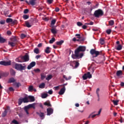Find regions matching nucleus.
<instances>
[{"instance_id":"20","label":"nucleus","mask_w":124,"mask_h":124,"mask_svg":"<svg viewBox=\"0 0 124 124\" xmlns=\"http://www.w3.org/2000/svg\"><path fill=\"white\" fill-rule=\"evenodd\" d=\"M6 41V39L1 37V35L0 34V43H4Z\"/></svg>"},{"instance_id":"61","label":"nucleus","mask_w":124,"mask_h":124,"mask_svg":"<svg viewBox=\"0 0 124 124\" xmlns=\"http://www.w3.org/2000/svg\"><path fill=\"white\" fill-rule=\"evenodd\" d=\"M59 89H60L59 86H56V87H54V89L55 90V91H58V90H59Z\"/></svg>"},{"instance_id":"52","label":"nucleus","mask_w":124,"mask_h":124,"mask_svg":"<svg viewBox=\"0 0 124 124\" xmlns=\"http://www.w3.org/2000/svg\"><path fill=\"white\" fill-rule=\"evenodd\" d=\"M12 124H18V121H17L16 120H14L12 121Z\"/></svg>"},{"instance_id":"1","label":"nucleus","mask_w":124,"mask_h":124,"mask_svg":"<svg viewBox=\"0 0 124 124\" xmlns=\"http://www.w3.org/2000/svg\"><path fill=\"white\" fill-rule=\"evenodd\" d=\"M86 51V47L84 46H79L77 49L75 50V54L72 55V58L74 60L77 59H82L84 56V53H81L79 54L80 52H85Z\"/></svg>"},{"instance_id":"32","label":"nucleus","mask_w":124,"mask_h":124,"mask_svg":"<svg viewBox=\"0 0 124 124\" xmlns=\"http://www.w3.org/2000/svg\"><path fill=\"white\" fill-rule=\"evenodd\" d=\"M51 31L53 34H56L57 33V30L55 28L51 29Z\"/></svg>"},{"instance_id":"30","label":"nucleus","mask_w":124,"mask_h":124,"mask_svg":"<svg viewBox=\"0 0 124 124\" xmlns=\"http://www.w3.org/2000/svg\"><path fill=\"white\" fill-rule=\"evenodd\" d=\"M63 78L64 79H65L66 80V81H68V80H70V79H71L72 77H71V76H69V77H68V78H67L66 77V76L63 75Z\"/></svg>"},{"instance_id":"63","label":"nucleus","mask_w":124,"mask_h":124,"mask_svg":"<svg viewBox=\"0 0 124 124\" xmlns=\"http://www.w3.org/2000/svg\"><path fill=\"white\" fill-rule=\"evenodd\" d=\"M55 10L56 12H59L60 11V8H59V7H57L55 8Z\"/></svg>"},{"instance_id":"33","label":"nucleus","mask_w":124,"mask_h":124,"mask_svg":"<svg viewBox=\"0 0 124 124\" xmlns=\"http://www.w3.org/2000/svg\"><path fill=\"white\" fill-rule=\"evenodd\" d=\"M44 105H45L46 106H48L49 107H51V103H50V102H46L44 103Z\"/></svg>"},{"instance_id":"62","label":"nucleus","mask_w":124,"mask_h":124,"mask_svg":"<svg viewBox=\"0 0 124 124\" xmlns=\"http://www.w3.org/2000/svg\"><path fill=\"white\" fill-rule=\"evenodd\" d=\"M40 58H41V55H37L35 56V59L38 60Z\"/></svg>"},{"instance_id":"53","label":"nucleus","mask_w":124,"mask_h":124,"mask_svg":"<svg viewBox=\"0 0 124 124\" xmlns=\"http://www.w3.org/2000/svg\"><path fill=\"white\" fill-rule=\"evenodd\" d=\"M0 25H4L5 24V20H0Z\"/></svg>"},{"instance_id":"37","label":"nucleus","mask_w":124,"mask_h":124,"mask_svg":"<svg viewBox=\"0 0 124 124\" xmlns=\"http://www.w3.org/2000/svg\"><path fill=\"white\" fill-rule=\"evenodd\" d=\"M13 20V19L12 18H7L6 22V23H12Z\"/></svg>"},{"instance_id":"46","label":"nucleus","mask_w":124,"mask_h":124,"mask_svg":"<svg viewBox=\"0 0 124 124\" xmlns=\"http://www.w3.org/2000/svg\"><path fill=\"white\" fill-rule=\"evenodd\" d=\"M15 85L16 86V88H19V87H21V83L20 82H16L15 83Z\"/></svg>"},{"instance_id":"64","label":"nucleus","mask_w":124,"mask_h":124,"mask_svg":"<svg viewBox=\"0 0 124 124\" xmlns=\"http://www.w3.org/2000/svg\"><path fill=\"white\" fill-rule=\"evenodd\" d=\"M120 85L121 87H124V82H121L120 83Z\"/></svg>"},{"instance_id":"56","label":"nucleus","mask_w":124,"mask_h":124,"mask_svg":"<svg viewBox=\"0 0 124 124\" xmlns=\"http://www.w3.org/2000/svg\"><path fill=\"white\" fill-rule=\"evenodd\" d=\"M7 34L8 35H11V34H12V33L11 32V31H7Z\"/></svg>"},{"instance_id":"49","label":"nucleus","mask_w":124,"mask_h":124,"mask_svg":"<svg viewBox=\"0 0 124 124\" xmlns=\"http://www.w3.org/2000/svg\"><path fill=\"white\" fill-rule=\"evenodd\" d=\"M77 24L78 27H81V26H83V23L80 22H78Z\"/></svg>"},{"instance_id":"55","label":"nucleus","mask_w":124,"mask_h":124,"mask_svg":"<svg viewBox=\"0 0 124 124\" xmlns=\"http://www.w3.org/2000/svg\"><path fill=\"white\" fill-rule=\"evenodd\" d=\"M27 36V35H26L25 34H21V38L23 39V38H25V37H26Z\"/></svg>"},{"instance_id":"16","label":"nucleus","mask_w":124,"mask_h":124,"mask_svg":"<svg viewBox=\"0 0 124 124\" xmlns=\"http://www.w3.org/2000/svg\"><path fill=\"white\" fill-rule=\"evenodd\" d=\"M0 75L1 76V77H7L8 76V73H4L3 72H0Z\"/></svg>"},{"instance_id":"10","label":"nucleus","mask_w":124,"mask_h":124,"mask_svg":"<svg viewBox=\"0 0 124 124\" xmlns=\"http://www.w3.org/2000/svg\"><path fill=\"white\" fill-rule=\"evenodd\" d=\"M37 115H38V116L41 118V120H44V119L45 118V115H44V112H41V111L39 112L37 111L36 112Z\"/></svg>"},{"instance_id":"59","label":"nucleus","mask_w":124,"mask_h":124,"mask_svg":"<svg viewBox=\"0 0 124 124\" xmlns=\"http://www.w3.org/2000/svg\"><path fill=\"white\" fill-rule=\"evenodd\" d=\"M76 36H77V38H81V35L80 34H76Z\"/></svg>"},{"instance_id":"31","label":"nucleus","mask_w":124,"mask_h":124,"mask_svg":"<svg viewBox=\"0 0 124 124\" xmlns=\"http://www.w3.org/2000/svg\"><path fill=\"white\" fill-rule=\"evenodd\" d=\"M48 96V95L47 93H43L41 94L42 98H46Z\"/></svg>"},{"instance_id":"8","label":"nucleus","mask_w":124,"mask_h":124,"mask_svg":"<svg viewBox=\"0 0 124 124\" xmlns=\"http://www.w3.org/2000/svg\"><path fill=\"white\" fill-rule=\"evenodd\" d=\"M0 64L1 65H4L5 66L11 65V61L6 62L5 61H2L0 62Z\"/></svg>"},{"instance_id":"25","label":"nucleus","mask_w":124,"mask_h":124,"mask_svg":"<svg viewBox=\"0 0 124 124\" xmlns=\"http://www.w3.org/2000/svg\"><path fill=\"white\" fill-rule=\"evenodd\" d=\"M99 41L101 45H104V44H105V41L103 38H100Z\"/></svg>"},{"instance_id":"11","label":"nucleus","mask_w":124,"mask_h":124,"mask_svg":"<svg viewBox=\"0 0 124 124\" xmlns=\"http://www.w3.org/2000/svg\"><path fill=\"white\" fill-rule=\"evenodd\" d=\"M22 58L23 60V62H26L30 61V56H29L28 54H26L25 56H22Z\"/></svg>"},{"instance_id":"41","label":"nucleus","mask_w":124,"mask_h":124,"mask_svg":"<svg viewBox=\"0 0 124 124\" xmlns=\"http://www.w3.org/2000/svg\"><path fill=\"white\" fill-rule=\"evenodd\" d=\"M112 102H113L114 105L117 106V105H118V103H119V100H113Z\"/></svg>"},{"instance_id":"28","label":"nucleus","mask_w":124,"mask_h":124,"mask_svg":"<svg viewBox=\"0 0 124 124\" xmlns=\"http://www.w3.org/2000/svg\"><path fill=\"white\" fill-rule=\"evenodd\" d=\"M46 78V75L44 73L41 74V80H44Z\"/></svg>"},{"instance_id":"15","label":"nucleus","mask_w":124,"mask_h":124,"mask_svg":"<svg viewBox=\"0 0 124 124\" xmlns=\"http://www.w3.org/2000/svg\"><path fill=\"white\" fill-rule=\"evenodd\" d=\"M16 61L17 62H24L23 60V56H20L16 59Z\"/></svg>"},{"instance_id":"23","label":"nucleus","mask_w":124,"mask_h":124,"mask_svg":"<svg viewBox=\"0 0 124 124\" xmlns=\"http://www.w3.org/2000/svg\"><path fill=\"white\" fill-rule=\"evenodd\" d=\"M64 42V41L63 40H61L60 41H57L56 42V45L61 46L62 45V44Z\"/></svg>"},{"instance_id":"19","label":"nucleus","mask_w":124,"mask_h":124,"mask_svg":"<svg viewBox=\"0 0 124 124\" xmlns=\"http://www.w3.org/2000/svg\"><path fill=\"white\" fill-rule=\"evenodd\" d=\"M45 52L46 54H50V53H51V50H50V47H46L45 50Z\"/></svg>"},{"instance_id":"12","label":"nucleus","mask_w":124,"mask_h":124,"mask_svg":"<svg viewBox=\"0 0 124 124\" xmlns=\"http://www.w3.org/2000/svg\"><path fill=\"white\" fill-rule=\"evenodd\" d=\"M36 63L35 62H32L27 67V69L30 70L34 66H35Z\"/></svg>"},{"instance_id":"4","label":"nucleus","mask_w":124,"mask_h":124,"mask_svg":"<svg viewBox=\"0 0 124 124\" xmlns=\"http://www.w3.org/2000/svg\"><path fill=\"white\" fill-rule=\"evenodd\" d=\"M35 105H36V103H33L32 104H29L24 107V111H25L27 115H29V111H28V110H29V109H30V108H33V109H35Z\"/></svg>"},{"instance_id":"34","label":"nucleus","mask_w":124,"mask_h":124,"mask_svg":"<svg viewBox=\"0 0 124 124\" xmlns=\"http://www.w3.org/2000/svg\"><path fill=\"white\" fill-rule=\"evenodd\" d=\"M73 63H75V67H76V68H77V67H78V66H79V63L78 62L74 61Z\"/></svg>"},{"instance_id":"21","label":"nucleus","mask_w":124,"mask_h":124,"mask_svg":"<svg viewBox=\"0 0 124 124\" xmlns=\"http://www.w3.org/2000/svg\"><path fill=\"white\" fill-rule=\"evenodd\" d=\"M56 22H57V20L56 19H52L51 21V22L50 23V26L51 28H54V26L55 24H56Z\"/></svg>"},{"instance_id":"26","label":"nucleus","mask_w":124,"mask_h":124,"mask_svg":"<svg viewBox=\"0 0 124 124\" xmlns=\"http://www.w3.org/2000/svg\"><path fill=\"white\" fill-rule=\"evenodd\" d=\"M65 92V88L63 87L61 89L60 91L59 92V93H64Z\"/></svg>"},{"instance_id":"48","label":"nucleus","mask_w":124,"mask_h":124,"mask_svg":"<svg viewBox=\"0 0 124 124\" xmlns=\"http://www.w3.org/2000/svg\"><path fill=\"white\" fill-rule=\"evenodd\" d=\"M109 24L110 26H113L114 25V20H111L109 21Z\"/></svg>"},{"instance_id":"45","label":"nucleus","mask_w":124,"mask_h":124,"mask_svg":"<svg viewBox=\"0 0 124 124\" xmlns=\"http://www.w3.org/2000/svg\"><path fill=\"white\" fill-rule=\"evenodd\" d=\"M52 77L53 76H52V75L47 76V77L46 78V80L49 81V80H51V78H52Z\"/></svg>"},{"instance_id":"29","label":"nucleus","mask_w":124,"mask_h":124,"mask_svg":"<svg viewBox=\"0 0 124 124\" xmlns=\"http://www.w3.org/2000/svg\"><path fill=\"white\" fill-rule=\"evenodd\" d=\"M123 75V72L121 70L117 71L116 73L117 76H121Z\"/></svg>"},{"instance_id":"51","label":"nucleus","mask_w":124,"mask_h":124,"mask_svg":"<svg viewBox=\"0 0 124 124\" xmlns=\"http://www.w3.org/2000/svg\"><path fill=\"white\" fill-rule=\"evenodd\" d=\"M53 1H54V0H47V2L48 3V4H51L53 3Z\"/></svg>"},{"instance_id":"47","label":"nucleus","mask_w":124,"mask_h":124,"mask_svg":"<svg viewBox=\"0 0 124 124\" xmlns=\"http://www.w3.org/2000/svg\"><path fill=\"white\" fill-rule=\"evenodd\" d=\"M111 31L112 30H111V29H108L106 30V32L108 34H110Z\"/></svg>"},{"instance_id":"43","label":"nucleus","mask_w":124,"mask_h":124,"mask_svg":"<svg viewBox=\"0 0 124 124\" xmlns=\"http://www.w3.org/2000/svg\"><path fill=\"white\" fill-rule=\"evenodd\" d=\"M23 99L21 98H20L18 99V105L20 106L22 103H23Z\"/></svg>"},{"instance_id":"58","label":"nucleus","mask_w":124,"mask_h":124,"mask_svg":"<svg viewBox=\"0 0 124 124\" xmlns=\"http://www.w3.org/2000/svg\"><path fill=\"white\" fill-rule=\"evenodd\" d=\"M82 29H83V30H86L88 28V26H87V25H85V24L82 26Z\"/></svg>"},{"instance_id":"13","label":"nucleus","mask_w":124,"mask_h":124,"mask_svg":"<svg viewBox=\"0 0 124 124\" xmlns=\"http://www.w3.org/2000/svg\"><path fill=\"white\" fill-rule=\"evenodd\" d=\"M28 99L30 100V102H34L35 101V98L32 95H29L28 96Z\"/></svg>"},{"instance_id":"2","label":"nucleus","mask_w":124,"mask_h":124,"mask_svg":"<svg viewBox=\"0 0 124 124\" xmlns=\"http://www.w3.org/2000/svg\"><path fill=\"white\" fill-rule=\"evenodd\" d=\"M104 13H103V11L101 9H98L94 11L93 14V16L95 17V18H99V17H101V16H103Z\"/></svg>"},{"instance_id":"44","label":"nucleus","mask_w":124,"mask_h":124,"mask_svg":"<svg viewBox=\"0 0 124 124\" xmlns=\"http://www.w3.org/2000/svg\"><path fill=\"white\" fill-rule=\"evenodd\" d=\"M7 114V111H6V110H5V111H4V112L2 113V117H5Z\"/></svg>"},{"instance_id":"6","label":"nucleus","mask_w":124,"mask_h":124,"mask_svg":"<svg viewBox=\"0 0 124 124\" xmlns=\"http://www.w3.org/2000/svg\"><path fill=\"white\" fill-rule=\"evenodd\" d=\"M92 77V74H91V73L90 72H88L87 73L84 74V75L82 76L83 80H87L88 78L89 79H91Z\"/></svg>"},{"instance_id":"18","label":"nucleus","mask_w":124,"mask_h":124,"mask_svg":"<svg viewBox=\"0 0 124 124\" xmlns=\"http://www.w3.org/2000/svg\"><path fill=\"white\" fill-rule=\"evenodd\" d=\"M22 101L24 102V103H28V102H30V101H29V98L28 97H25L24 98H22Z\"/></svg>"},{"instance_id":"57","label":"nucleus","mask_w":124,"mask_h":124,"mask_svg":"<svg viewBox=\"0 0 124 124\" xmlns=\"http://www.w3.org/2000/svg\"><path fill=\"white\" fill-rule=\"evenodd\" d=\"M97 97H98V99L97 100L98 101H100V94H97Z\"/></svg>"},{"instance_id":"3","label":"nucleus","mask_w":124,"mask_h":124,"mask_svg":"<svg viewBox=\"0 0 124 124\" xmlns=\"http://www.w3.org/2000/svg\"><path fill=\"white\" fill-rule=\"evenodd\" d=\"M11 42H9L8 44L10 45L11 47H15L17 45V38L16 37H13L10 38Z\"/></svg>"},{"instance_id":"42","label":"nucleus","mask_w":124,"mask_h":124,"mask_svg":"<svg viewBox=\"0 0 124 124\" xmlns=\"http://www.w3.org/2000/svg\"><path fill=\"white\" fill-rule=\"evenodd\" d=\"M29 17L30 16L27 15H24L23 16V19H24V20H27V19H29Z\"/></svg>"},{"instance_id":"54","label":"nucleus","mask_w":124,"mask_h":124,"mask_svg":"<svg viewBox=\"0 0 124 124\" xmlns=\"http://www.w3.org/2000/svg\"><path fill=\"white\" fill-rule=\"evenodd\" d=\"M24 14H27L29 13V9H25L24 11Z\"/></svg>"},{"instance_id":"7","label":"nucleus","mask_w":124,"mask_h":124,"mask_svg":"<svg viewBox=\"0 0 124 124\" xmlns=\"http://www.w3.org/2000/svg\"><path fill=\"white\" fill-rule=\"evenodd\" d=\"M90 54H91V55H95L94 57L96 58V57L99 56L100 52L98 51L95 50L94 49H92L90 50Z\"/></svg>"},{"instance_id":"5","label":"nucleus","mask_w":124,"mask_h":124,"mask_svg":"<svg viewBox=\"0 0 124 124\" xmlns=\"http://www.w3.org/2000/svg\"><path fill=\"white\" fill-rule=\"evenodd\" d=\"M26 67L27 66L26 65H23L22 64L16 63L15 64V68L16 70H19L20 71H22V70H25L26 69Z\"/></svg>"},{"instance_id":"40","label":"nucleus","mask_w":124,"mask_h":124,"mask_svg":"<svg viewBox=\"0 0 124 124\" xmlns=\"http://www.w3.org/2000/svg\"><path fill=\"white\" fill-rule=\"evenodd\" d=\"M9 83H14L15 82V79L14 78H11L9 79Z\"/></svg>"},{"instance_id":"9","label":"nucleus","mask_w":124,"mask_h":124,"mask_svg":"<svg viewBox=\"0 0 124 124\" xmlns=\"http://www.w3.org/2000/svg\"><path fill=\"white\" fill-rule=\"evenodd\" d=\"M46 115L47 116H50L54 113V109L51 108H48L46 109Z\"/></svg>"},{"instance_id":"60","label":"nucleus","mask_w":124,"mask_h":124,"mask_svg":"<svg viewBox=\"0 0 124 124\" xmlns=\"http://www.w3.org/2000/svg\"><path fill=\"white\" fill-rule=\"evenodd\" d=\"M9 90L10 92H14V89H13V88H12V87L9 88Z\"/></svg>"},{"instance_id":"36","label":"nucleus","mask_w":124,"mask_h":124,"mask_svg":"<svg viewBox=\"0 0 124 124\" xmlns=\"http://www.w3.org/2000/svg\"><path fill=\"white\" fill-rule=\"evenodd\" d=\"M55 41H56V39H55V38L53 37L49 41V43H50V44H53V43L55 42Z\"/></svg>"},{"instance_id":"24","label":"nucleus","mask_w":124,"mask_h":124,"mask_svg":"<svg viewBox=\"0 0 124 124\" xmlns=\"http://www.w3.org/2000/svg\"><path fill=\"white\" fill-rule=\"evenodd\" d=\"M122 49H123V46H122L121 45H118L117 47L116 48V49L118 51H121Z\"/></svg>"},{"instance_id":"38","label":"nucleus","mask_w":124,"mask_h":124,"mask_svg":"<svg viewBox=\"0 0 124 124\" xmlns=\"http://www.w3.org/2000/svg\"><path fill=\"white\" fill-rule=\"evenodd\" d=\"M34 53H35V54H39V49L37 48H34Z\"/></svg>"},{"instance_id":"50","label":"nucleus","mask_w":124,"mask_h":124,"mask_svg":"<svg viewBox=\"0 0 124 124\" xmlns=\"http://www.w3.org/2000/svg\"><path fill=\"white\" fill-rule=\"evenodd\" d=\"M34 71L36 73H39V72H40V69H39V68H37L36 69H34Z\"/></svg>"},{"instance_id":"14","label":"nucleus","mask_w":124,"mask_h":124,"mask_svg":"<svg viewBox=\"0 0 124 124\" xmlns=\"http://www.w3.org/2000/svg\"><path fill=\"white\" fill-rule=\"evenodd\" d=\"M28 91H29V92H34L35 93H36V89L35 88H33V86L31 85L28 88Z\"/></svg>"},{"instance_id":"39","label":"nucleus","mask_w":124,"mask_h":124,"mask_svg":"<svg viewBox=\"0 0 124 124\" xmlns=\"http://www.w3.org/2000/svg\"><path fill=\"white\" fill-rule=\"evenodd\" d=\"M11 24H12V25H17V24H18V21L16 19L12 20Z\"/></svg>"},{"instance_id":"35","label":"nucleus","mask_w":124,"mask_h":124,"mask_svg":"<svg viewBox=\"0 0 124 124\" xmlns=\"http://www.w3.org/2000/svg\"><path fill=\"white\" fill-rule=\"evenodd\" d=\"M25 25L27 28L31 27V25L30 24V23L28 21H25Z\"/></svg>"},{"instance_id":"17","label":"nucleus","mask_w":124,"mask_h":124,"mask_svg":"<svg viewBox=\"0 0 124 124\" xmlns=\"http://www.w3.org/2000/svg\"><path fill=\"white\" fill-rule=\"evenodd\" d=\"M30 4L33 6L36 4V0H30Z\"/></svg>"},{"instance_id":"27","label":"nucleus","mask_w":124,"mask_h":124,"mask_svg":"<svg viewBox=\"0 0 124 124\" xmlns=\"http://www.w3.org/2000/svg\"><path fill=\"white\" fill-rule=\"evenodd\" d=\"M39 88L40 89H44L45 88V84L44 83H41L39 86Z\"/></svg>"},{"instance_id":"22","label":"nucleus","mask_w":124,"mask_h":124,"mask_svg":"<svg viewBox=\"0 0 124 124\" xmlns=\"http://www.w3.org/2000/svg\"><path fill=\"white\" fill-rule=\"evenodd\" d=\"M10 72L12 76H15V75L16 74V72H15V70H13V69H11L10 70Z\"/></svg>"}]
</instances>
